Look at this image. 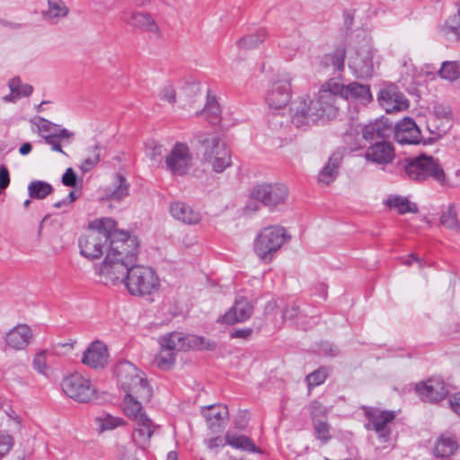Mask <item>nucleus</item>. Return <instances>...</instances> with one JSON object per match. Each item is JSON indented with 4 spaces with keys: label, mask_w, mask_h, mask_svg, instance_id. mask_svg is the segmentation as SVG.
Listing matches in <instances>:
<instances>
[{
    "label": "nucleus",
    "mask_w": 460,
    "mask_h": 460,
    "mask_svg": "<svg viewBox=\"0 0 460 460\" xmlns=\"http://www.w3.org/2000/svg\"><path fill=\"white\" fill-rule=\"evenodd\" d=\"M119 239H114L109 246L107 254L99 267L100 281L106 285H126L128 272L137 262L138 243L135 236L128 232L119 234Z\"/></svg>",
    "instance_id": "obj_1"
},
{
    "label": "nucleus",
    "mask_w": 460,
    "mask_h": 460,
    "mask_svg": "<svg viewBox=\"0 0 460 460\" xmlns=\"http://www.w3.org/2000/svg\"><path fill=\"white\" fill-rule=\"evenodd\" d=\"M332 86V79H330L322 85L314 99L301 98L295 103L292 110V123L296 128L331 120L336 117L338 113L336 100L339 95Z\"/></svg>",
    "instance_id": "obj_2"
},
{
    "label": "nucleus",
    "mask_w": 460,
    "mask_h": 460,
    "mask_svg": "<svg viewBox=\"0 0 460 460\" xmlns=\"http://www.w3.org/2000/svg\"><path fill=\"white\" fill-rule=\"evenodd\" d=\"M121 232L117 229L116 221L111 217L95 219L91 223L90 229L78 240L80 253L91 260L100 258L104 249L111 246L114 239H120L119 234Z\"/></svg>",
    "instance_id": "obj_3"
},
{
    "label": "nucleus",
    "mask_w": 460,
    "mask_h": 460,
    "mask_svg": "<svg viewBox=\"0 0 460 460\" xmlns=\"http://www.w3.org/2000/svg\"><path fill=\"white\" fill-rule=\"evenodd\" d=\"M402 169L409 180L425 181L432 179L439 184L447 183L446 173L438 159L431 155L420 154L401 162Z\"/></svg>",
    "instance_id": "obj_4"
},
{
    "label": "nucleus",
    "mask_w": 460,
    "mask_h": 460,
    "mask_svg": "<svg viewBox=\"0 0 460 460\" xmlns=\"http://www.w3.org/2000/svg\"><path fill=\"white\" fill-rule=\"evenodd\" d=\"M115 375L120 388L125 393H133L142 400H149L152 390L144 374L132 363L121 361L115 367Z\"/></svg>",
    "instance_id": "obj_5"
},
{
    "label": "nucleus",
    "mask_w": 460,
    "mask_h": 460,
    "mask_svg": "<svg viewBox=\"0 0 460 460\" xmlns=\"http://www.w3.org/2000/svg\"><path fill=\"white\" fill-rule=\"evenodd\" d=\"M125 287L130 295L144 296L158 291L160 279L153 268L135 263L128 272Z\"/></svg>",
    "instance_id": "obj_6"
},
{
    "label": "nucleus",
    "mask_w": 460,
    "mask_h": 460,
    "mask_svg": "<svg viewBox=\"0 0 460 460\" xmlns=\"http://www.w3.org/2000/svg\"><path fill=\"white\" fill-rule=\"evenodd\" d=\"M290 239L284 227L273 226L263 228L254 242V252L265 262H270L274 253Z\"/></svg>",
    "instance_id": "obj_7"
},
{
    "label": "nucleus",
    "mask_w": 460,
    "mask_h": 460,
    "mask_svg": "<svg viewBox=\"0 0 460 460\" xmlns=\"http://www.w3.org/2000/svg\"><path fill=\"white\" fill-rule=\"evenodd\" d=\"M288 195V187L282 183H258L250 191V199L252 201L246 205L245 210L256 211L259 208V206L253 204V201H259L270 208L277 207L285 203Z\"/></svg>",
    "instance_id": "obj_8"
},
{
    "label": "nucleus",
    "mask_w": 460,
    "mask_h": 460,
    "mask_svg": "<svg viewBox=\"0 0 460 460\" xmlns=\"http://www.w3.org/2000/svg\"><path fill=\"white\" fill-rule=\"evenodd\" d=\"M199 143L204 148L203 159L212 166L214 172L220 173L231 166L230 150L219 137L208 135L200 138Z\"/></svg>",
    "instance_id": "obj_9"
},
{
    "label": "nucleus",
    "mask_w": 460,
    "mask_h": 460,
    "mask_svg": "<svg viewBox=\"0 0 460 460\" xmlns=\"http://www.w3.org/2000/svg\"><path fill=\"white\" fill-rule=\"evenodd\" d=\"M161 348L176 353L177 351L193 349L213 350L216 343L197 335H184L181 332H172L161 336L158 340Z\"/></svg>",
    "instance_id": "obj_10"
},
{
    "label": "nucleus",
    "mask_w": 460,
    "mask_h": 460,
    "mask_svg": "<svg viewBox=\"0 0 460 460\" xmlns=\"http://www.w3.org/2000/svg\"><path fill=\"white\" fill-rule=\"evenodd\" d=\"M367 423L366 429L376 433L378 443L383 448L393 445L391 424L395 419V412L393 411H380L369 409L366 411Z\"/></svg>",
    "instance_id": "obj_11"
},
{
    "label": "nucleus",
    "mask_w": 460,
    "mask_h": 460,
    "mask_svg": "<svg viewBox=\"0 0 460 460\" xmlns=\"http://www.w3.org/2000/svg\"><path fill=\"white\" fill-rule=\"evenodd\" d=\"M61 387L68 397L79 402H88L96 397V390L91 381L79 373L65 376Z\"/></svg>",
    "instance_id": "obj_12"
},
{
    "label": "nucleus",
    "mask_w": 460,
    "mask_h": 460,
    "mask_svg": "<svg viewBox=\"0 0 460 460\" xmlns=\"http://www.w3.org/2000/svg\"><path fill=\"white\" fill-rule=\"evenodd\" d=\"M165 168L174 176L189 173L193 164V155L188 145L177 142L164 158Z\"/></svg>",
    "instance_id": "obj_13"
},
{
    "label": "nucleus",
    "mask_w": 460,
    "mask_h": 460,
    "mask_svg": "<svg viewBox=\"0 0 460 460\" xmlns=\"http://www.w3.org/2000/svg\"><path fill=\"white\" fill-rule=\"evenodd\" d=\"M349 66L358 78H369L374 75L373 48L365 42L349 57Z\"/></svg>",
    "instance_id": "obj_14"
},
{
    "label": "nucleus",
    "mask_w": 460,
    "mask_h": 460,
    "mask_svg": "<svg viewBox=\"0 0 460 460\" xmlns=\"http://www.w3.org/2000/svg\"><path fill=\"white\" fill-rule=\"evenodd\" d=\"M332 89L338 93L339 97L348 101L356 102L362 104L370 102L373 99L368 85L357 82L349 84H341L332 79Z\"/></svg>",
    "instance_id": "obj_15"
},
{
    "label": "nucleus",
    "mask_w": 460,
    "mask_h": 460,
    "mask_svg": "<svg viewBox=\"0 0 460 460\" xmlns=\"http://www.w3.org/2000/svg\"><path fill=\"white\" fill-rule=\"evenodd\" d=\"M120 20L128 26L160 36V29L154 17L143 12L125 9L120 13Z\"/></svg>",
    "instance_id": "obj_16"
},
{
    "label": "nucleus",
    "mask_w": 460,
    "mask_h": 460,
    "mask_svg": "<svg viewBox=\"0 0 460 460\" xmlns=\"http://www.w3.org/2000/svg\"><path fill=\"white\" fill-rule=\"evenodd\" d=\"M415 390L423 401L438 402L446 398L449 390L441 377H432L426 383L416 385Z\"/></svg>",
    "instance_id": "obj_17"
},
{
    "label": "nucleus",
    "mask_w": 460,
    "mask_h": 460,
    "mask_svg": "<svg viewBox=\"0 0 460 460\" xmlns=\"http://www.w3.org/2000/svg\"><path fill=\"white\" fill-rule=\"evenodd\" d=\"M392 132L400 145H417L421 140L420 128L415 121L408 117L399 121Z\"/></svg>",
    "instance_id": "obj_18"
},
{
    "label": "nucleus",
    "mask_w": 460,
    "mask_h": 460,
    "mask_svg": "<svg viewBox=\"0 0 460 460\" xmlns=\"http://www.w3.org/2000/svg\"><path fill=\"white\" fill-rule=\"evenodd\" d=\"M291 99L290 80L274 82L266 95V102L270 109L280 110L286 107Z\"/></svg>",
    "instance_id": "obj_19"
},
{
    "label": "nucleus",
    "mask_w": 460,
    "mask_h": 460,
    "mask_svg": "<svg viewBox=\"0 0 460 460\" xmlns=\"http://www.w3.org/2000/svg\"><path fill=\"white\" fill-rule=\"evenodd\" d=\"M395 156L394 146L391 142L382 139L370 145L366 153L367 161L376 164H388Z\"/></svg>",
    "instance_id": "obj_20"
},
{
    "label": "nucleus",
    "mask_w": 460,
    "mask_h": 460,
    "mask_svg": "<svg viewBox=\"0 0 460 460\" xmlns=\"http://www.w3.org/2000/svg\"><path fill=\"white\" fill-rule=\"evenodd\" d=\"M378 102L386 113L404 111L409 106L405 96L394 88H386L379 92Z\"/></svg>",
    "instance_id": "obj_21"
},
{
    "label": "nucleus",
    "mask_w": 460,
    "mask_h": 460,
    "mask_svg": "<svg viewBox=\"0 0 460 460\" xmlns=\"http://www.w3.org/2000/svg\"><path fill=\"white\" fill-rule=\"evenodd\" d=\"M253 312V305L244 297L235 300L234 305L222 316L221 322L234 324L248 320Z\"/></svg>",
    "instance_id": "obj_22"
},
{
    "label": "nucleus",
    "mask_w": 460,
    "mask_h": 460,
    "mask_svg": "<svg viewBox=\"0 0 460 460\" xmlns=\"http://www.w3.org/2000/svg\"><path fill=\"white\" fill-rule=\"evenodd\" d=\"M109 353L106 345L96 341L84 351L82 362L93 368H102L108 363Z\"/></svg>",
    "instance_id": "obj_23"
},
{
    "label": "nucleus",
    "mask_w": 460,
    "mask_h": 460,
    "mask_svg": "<svg viewBox=\"0 0 460 460\" xmlns=\"http://www.w3.org/2000/svg\"><path fill=\"white\" fill-rule=\"evenodd\" d=\"M137 428L132 433V440L138 447L137 452L144 455V450L149 444L150 438L154 433L155 426L148 416H142L140 420H136Z\"/></svg>",
    "instance_id": "obj_24"
},
{
    "label": "nucleus",
    "mask_w": 460,
    "mask_h": 460,
    "mask_svg": "<svg viewBox=\"0 0 460 460\" xmlns=\"http://www.w3.org/2000/svg\"><path fill=\"white\" fill-rule=\"evenodd\" d=\"M170 214L175 220L190 226L199 224L202 218L199 210L180 200L171 203Z\"/></svg>",
    "instance_id": "obj_25"
},
{
    "label": "nucleus",
    "mask_w": 460,
    "mask_h": 460,
    "mask_svg": "<svg viewBox=\"0 0 460 460\" xmlns=\"http://www.w3.org/2000/svg\"><path fill=\"white\" fill-rule=\"evenodd\" d=\"M32 338V331L27 324H17L5 335L6 345L13 350L25 349Z\"/></svg>",
    "instance_id": "obj_26"
},
{
    "label": "nucleus",
    "mask_w": 460,
    "mask_h": 460,
    "mask_svg": "<svg viewBox=\"0 0 460 460\" xmlns=\"http://www.w3.org/2000/svg\"><path fill=\"white\" fill-rule=\"evenodd\" d=\"M201 413L206 419L207 425L213 432L218 431L228 418V409L224 404H212L201 408Z\"/></svg>",
    "instance_id": "obj_27"
},
{
    "label": "nucleus",
    "mask_w": 460,
    "mask_h": 460,
    "mask_svg": "<svg viewBox=\"0 0 460 460\" xmlns=\"http://www.w3.org/2000/svg\"><path fill=\"white\" fill-rule=\"evenodd\" d=\"M393 131L392 124L387 120L378 119L366 125L363 128V137L367 141H380L390 137Z\"/></svg>",
    "instance_id": "obj_28"
},
{
    "label": "nucleus",
    "mask_w": 460,
    "mask_h": 460,
    "mask_svg": "<svg viewBox=\"0 0 460 460\" xmlns=\"http://www.w3.org/2000/svg\"><path fill=\"white\" fill-rule=\"evenodd\" d=\"M68 13L69 8L64 0H48V9L43 11L42 16L44 20L51 23H58Z\"/></svg>",
    "instance_id": "obj_29"
},
{
    "label": "nucleus",
    "mask_w": 460,
    "mask_h": 460,
    "mask_svg": "<svg viewBox=\"0 0 460 460\" xmlns=\"http://www.w3.org/2000/svg\"><path fill=\"white\" fill-rule=\"evenodd\" d=\"M8 86L10 93L3 97L4 102H14L22 97H28L32 93L33 87L28 84H22L19 77L12 78Z\"/></svg>",
    "instance_id": "obj_30"
},
{
    "label": "nucleus",
    "mask_w": 460,
    "mask_h": 460,
    "mask_svg": "<svg viewBox=\"0 0 460 460\" xmlns=\"http://www.w3.org/2000/svg\"><path fill=\"white\" fill-rule=\"evenodd\" d=\"M341 163V156L340 154H332L325 166L320 171L318 174V181L320 183L328 185L332 182L338 173Z\"/></svg>",
    "instance_id": "obj_31"
},
{
    "label": "nucleus",
    "mask_w": 460,
    "mask_h": 460,
    "mask_svg": "<svg viewBox=\"0 0 460 460\" xmlns=\"http://www.w3.org/2000/svg\"><path fill=\"white\" fill-rule=\"evenodd\" d=\"M139 400L141 399L137 397L135 394L126 393L122 402L123 412L134 421L140 420L142 416H147L143 411Z\"/></svg>",
    "instance_id": "obj_32"
},
{
    "label": "nucleus",
    "mask_w": 460,
    "mask_h": 460,
    "mask_svg": "<svg viewBox=\"0 0 460 460\" xmlns=\"http://www.w3.org/2000/svg\"><path fill=\"white\" fill-rule=\"evenodd\" d=\"M129 194V183L125 177L120 174L115 175L112 187L105 189V197L107 199L119 201Z\"/></svg>",
    "instance_id": "obj_33"
},
{
    "label": "nucleus",
    "mask_w": 460,
    "mask_h": 460,
    "mask_svg": "<svg viewBox=\"0 0 460 460\" xmlns=\"http://www.w3.org/2000/svg\"><path fill=\"white\" fill-rule=\"evenodd\" d=\"M458 447L456 438L448 433L442 434L434 447V454L438 457H447L453 455Z\"/></svg>",
    "instance_id": "obj_34"
},
{
    "label": "nucleus",
    "mask_w": 460,
    "mask_h": 460,
    "mask_svg": "<svg viewBox=\"0 0 460 460\" xmlns=\"http://www.w3.org/2000/svg\"><path fill=\"white\" fill-rule=\"evenodd\" d=\"M384 204L389 209H394L399 214L406 213H416L418 212V207L415 203L410 202L406 197L400 195H390L385 201Z\"/></svg>",
    "instance_id": "obj_35"
},
{
    "label": "nucleus",
    "mask_w": 460,
    "mask_h": 460,
    "mask_svg": "<svg viewBox=\"0 0 460 460\" xmlns=\"http://www.w3.org/2000/svg\"><path fill=\"white\" fill-rule=\"evenodd\" d=\"M346 50L344 47L337 48L333 52L325 54L321 63L325 67H332L334 72H341L344 69Z\"/></svg>",
    "instance_id": "obj_36"
},
{
    "label": "nucleus",
    "mask_w": 460,
    "mask_h": 460,
    "mask_svg": "<svg viewBox=\"0 0 460 460\" xmlns=\"http://www.w3.org/2000/svg\"><path fill=\"white\" fill-rule=\"evenodd\" d=\"M225 438L226 444L234 448L242 449L251 453L259 451L252 440L246 436L227 432Z\"/></svg>",
    "instance_id": "obj_37"
},
{
    "label": "nucleus",
    "mask_w": 460,
    "mask_h": 460,
    "mask_svg": "<svg viewBox=\"0 0 460 460\" xmlns=\"http://www.w3.org/2000/svg\"><path fill=\"white\" fill-rule=\"evenodd\" d=\"M100 432L113 430L125 425V420L120 417H115L109 413H102L95 418Z\"/></svg>",
    "instance_id": "obj_38"
},
{
    "label": "nucleus",
    "mask_w": 460,
    "mask_h": 460,
    "mask_svg": "<svg viewBox=\"0 0 460 460\" xmlns=\"http://www.w3.org/2000/svg\"><path fill=\"white\" fill-rule=\"evenodd\" d=\"M438 75L444 80L455 82L460 78V61H444L438 70Z\"/></svg>",
    "instance_id": "obj_39"
},
{
    "label": "nucleus",
    "mask_w": 460,
    "mask_h": 460,
    "mask_svg": "<svg viewBox=\"0 0 460 460\" xmlns=\"http://www.w3.org/2000/svg\"><path fill=\"white\" fill-rule=\"evenodd\" d=\"M53 190V187L43 181L36 180L31 181L28 186V193L31 199H43Z\"/></svg>",
    "instance_id": "obj_40"
},
{
    "label": "nucleus",
    "mask_w": 460,
    "mask_h": 460,
    "mask_svg": "<svg viewBox=\"0 0 460 460\" xmlns=\"http://www.w3.org/2000/svg\"><path fill=\"white\" fill-rule=\"evenodd\" d=\"M268 36L265 28H260L254 34H249L239 40L238 44L242 49H252L263 42Z\"/></svg>",
    "instance_id": "obj_41"
},
{
    "label": "nucleus",
    "mask_w": 460,
    "mask_h": 460,
    "mask_svg": "<svg viewBox=\"0 0 460 460\" xmlns=\"http://www.w3.org/2000/svg\"><path fill=\"white\" fill-rule=\"evenodd\" d=\"M49 355L50 352L48 349H42L37 352L32 359L33 369L46 377H49L51 372L50 367L47 364Z\"/></svg>",
    "instance_id": "obj_42"
},
{
    "label": "nucleus",
    "mask_w": 460,
    "mask_h": 460,
    "mask_svg": "<svg viewBox=\"0 0 460 460\" xmlns=\"http://www.w3.org/2000/svg\"><path fill=\"white\" fill-rule=\"evenodd\" d=\"M202 111L211 123L216 124L219 121L221 111L214 96L208 95L207 102Z\"/></svg>",
    "instance_id": "obj_43"
},
{
    "label": "nucleus",
    "mask_w": 460,
    "mask_h": 460,
    "mask_svg": "<svg viewBox=\"0 0 460 460\" xmlns=\"http://www.w3.org/2000/svg\"><path fill=\"white\" fill-rule=\"evenodd\" d=\"M440 222L447 228L454 230H458L460 228L454 204H450L445 210H443L440 217Z\"/></svg>",
    "instance_id": "obj_44"
},
{
    "label": "nucleus",
    "mask_w": 460,
    "mask_h": 460,
    "mask_svg": "<svg viewBox=\"0 0 460 460\" xmlns=\"http://www.w3.org/2000/svg\"><path fill=\"white\" fill-rule=\"evenodd\" d=\"M313 426L314 437L323 444H326L332 438L328 422L322 420H314Z\"/></svg>",
    "instance_id": "obj_45"
},
{
    "label": "nucleus",
    "mask_w": 460,
    "mask_h": 460,
    "mask_svg": "<svg viewBox=\"0 0 460 460\" xmlns=\"http://www.w3.org/2000/svg\"><path fill=\"white\" fill-rule=\"evenodd\" d=\"M175 355L173 351L161 348L159 353L155 357V362L161 369H169L175 362Z\"/></svg>",
    "instance_id": "obj_46"
},
{
    "label": "nucleus",
    "mask_w": 460,
    "mask_h": 460,
    "mask_svg": "<svg viewBox=\"0 0 460 460\" xmlns=\"http://www.w3.org/2000/svg\"><path fill=\"white\" fill-rule=\"evenodd\" d=\"M146 155L152 161L157 163L163 157V146L155 140H149L145 146Z\"/></svg>",
    "instance_id": "obj_47"
},
{
    "label": "nucleus",
    "mask_w": 460,
    "mask_h": 460,
    "mask_svg": "<svg viewBox=\"0 0 460 460\" xmlns=\"http://www.w3.org/2000/svg\"><path fill=\"white\" fill-rule=\"evenodd\" d=\"M327 376L328 369L326 367H320L309 374L305 378L309 389L323 384Z\"/></svg>",
    "instance_id": "obj_48"
},
{
    "label": "nucleus",
    "mask_w": 460,
    "mask_h": 460,
    "mask_svg": "<svg viewBox=\"0 0 460 460\" xmlns=\"http://www.w3.org/2000/svg\"><path fill=\"white\" fill-rule=\"evenodd\" d=\"M457 13L450 16L445 23L447 32H451L456 36H460V0L457 3Z\"/></svg>",
    "instance_id": "obj_49"
},
{
    "label": "nucleus",
    "mask_w": 460,
    "mask_h": 460,
    "mask_svg": "<svg viewBox=\"0 0 460 460\" xmlns=\"http://www.w3.org/2000/svg\"><path fill=\"white\" fill-rule=\"evenodd\" d=\"M98 146H94L92 151V155L82 162L80 169L84 172H90L100 161V154L98 152Z\"/></svg>",
    "instance_id": "obj_50"
},
{
    "label": "nucleus",
    "mask_w": 460,
    "mask_h": 460,
    "mask_svg": "<svg viewBox=\"0 0 460 460\" xmlns=\"http://www.w3.org/2000/svg\"><path fill=\"white\" fill-rule=\"evenodd\" d=\"M13 438L11 435L0 432V459L11 449Z\"/></svg>",
    "instance_id": "obj_51"
},
{
    "label": "nucleus",
    "mask_w": 460,
    "mask_h": 460,
    "mask_svg": "<svg viewBox=\"0 0 460 460\" xmlns=\"http://www.w3.org/2000/svg\"><path fill=\"white\" fill-rule=\"evenodd\" d=\"M0 410L3 411L5 415L12 420H13L18 426L21 425L22 419L19 414L16 413V411L13 409L12 405L4 401L0 402Z\"/></svg>",
    "instance_id": "obj_52"
},
{
    "label": "nucleus",
    "mask_w": 460,
    "mask_h": 460,
    "mask_svg": "<svg viewBox=\"0 0 460 460\" xmlns=\"http://www.w3.org/2000/svg\"><path fill=\"white\" fill-rule=\"evenodd\" d=\"M328 412V409L319 402L314 401L310 404V413L313 421L314 420H318V417L327 416Z\"/></svg>",
    "instance_id": "obj_53"
},
{
    "label": "nucleus",
    "mask_w": 460,
    "mask_h": 460,
    "mask_svg": "<svg viewBox=\"0 0 460 460\" xmlns=\"http://www.w3.org/2000/svg\"><path fill=\"white\" fill-rule=\"evenodd\" d=\"M62 183L67 187H75L76 184V175L72 168H67L62 176Z\"/></svg>",
    "instance_id": "obj_54"
},
{
    "label": "nucleus",
    "mask_w": 460,
    "mask_h": 460,
    "mask_svg": "<svg viewBox=\"0 0 460 460\" xmlns=\"http://www.w3.org/2000/svg\"><path fill=\"white\" fill-rule=\"evenodd\" d=\"M299 306L296 303H292L283 310V318L292 320L296 318L299 314Z\"/></svg>",
    "instance_id": "obj_55"
},
{
    "label": "nucleus",
    "mask_w": 460,
    "mask_h": 460,
    "mask_svg": "<svg viewBox=\"0 0 460 460\" xmlns=\"http://www.w3.org/2000/svg\"><path fill=\"white\" fill-rule=\"evenodd\" d=\"M43 138L48 145L51 146L52 150L65 154V152L62 150L60 140L58 139L56 136H50L49 134L44 136Z\"/></svg>",
    "instance_id": "obj_56"
},
{
    "label": "nucleus",
    "mask_w": 460,
    "mask_h": 460,
    "mask_svg": "<svg viewBox=\"0 0 460 460\" xmlns=\"http://www.w3.org/2000/svg\"><path fill=\"white\" fill-rule=\"evenodd\" d=\"M10 184V175L5 166H0V192L4 190Z\"/></svg>",
    "instance_id": "obj_57"
},
{
    "label": "nucleus",
    "mask_w": 460,
    "mask_h": 460,
    "mask_svg": "<svg viewBox=\"0 0 460 460\" xmlns=\"http://www.w3.org/2000/svg\"><path fill=\"white\" fill-rule=\"evenodd\" d=\"M253 332L252 328H242L236 329L231 333V338L233 339H249Z\"/></svg>",
    "instance_id": "obj_58"
},
{
    "label": "nucleus",
    "mask_w": 460,
    "mask_h": 460,
    "mask_svg": "<svg viewBox=\"0 0 460 460\" xmlns=\"http://www.w3.org/2000/svg\"><path fill=\"white\" fill-rule=\"evenodd\" d=\"M449 405L451 410L460 415V393L453 394L449 396Z\"/></svg>",
    "instance_id": "obj_59"
},
{
    "label": "nucleus",
    "mask_w": 460,
    "mask_h": 460,
    "mask_svg": "<svg viewBox=\"0 0 460 460\" xmlns=\"http://www.w3.org/2000/svg\"><path fill=\"white\" fill-rule=\"evenodd\" d=\"M161 95H162V99L169 102L170 103L175 102V100H176L175 91L172 86H170V85L165 86L163 89Z\"/></svg>",
    "instance_id": "obj_60"
},
{
    "label": "nucleus",
    "mask_w": 460,
    "mask_h": 460,
    "mask_svg": "<svg viewBox=\"0 0 460 460\" xmlns=\"http://www.w3.org/2000/svg\"><path fill=\"white\" fill-rule=\"evenodd\" d=\"M205 443L209 449H215L219 447H223V446L226 445V441L224 442V440L221 437H214V438L206 439Z\"/></svg>",
    "instance_id": "obj_61"
},
{
    "label": "nucleus",
    "mask_w": 460,
    "mask_h": 460,
    "mask_svg": "<svg viewBox=\"0 0 460 460\" xmlns=\"http://www.w3.org/2000/svg\"><path fill=\"white\" fill-rule=\"evenodd\" d=\"M414 261L419 263V267L420 268L424 267L425 264H426V262L422 259H420V257L416 256L414 253H411L406 258H404L403 261H402V264L410 266Z\"/></svg>",
    "instance_id": "obj_62"
},
{
    "label": "nucleus",
    "mask_w": 460,
    "mask_h": 460,
    "mask_svg": "<svg viewBox=\"0 0 460 460\" xmlns=\"http://www.w3.org/2000/svg\"><path fill=\"white\" fill-rule=\"evenodd\" d=\"M421 72L430 77V79H434L438 75V70L432 64H425L421 67Z\"/></svg>",
    "instance_id": "obj_63"
},
{
    "label": "nucleus",
    "mask_w": 460,
    "mask_h": 460,
    "mask_svg": "<svg viewBox=\"0 0 460 460\" xmlns=\"http://www.w3.org/2000/svg\"><path fill=\"white\" fill-rule=\"evenodd\" d=\"M441 185L451 188H460V169L455 172V176L452 180L447 178V183Z\"/></svg>",
    "instance_id": "obj_64"
}]
</instances>
